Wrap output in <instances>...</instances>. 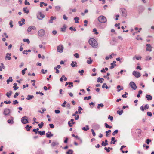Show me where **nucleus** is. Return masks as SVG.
<instances>
[{
    "label": "nucleus",
    "instance_id": "1",
    "mask_svg": "<svg viewBox=\"0 0 154 154\" xmlns=\"http://www.w3.org/2000/svg\"><path fill=\"white\" fill-rule=\"evenodd\" d=\"M88 42L90 45L92 47L97 48L98 46V43L97 41L94 38H91L89 41Z\"/></svg>",
    "mask_w": 154,
    "mask_h": 154
},
{
    "label": "nucleus",
    "instance_id": "2",
    "mask_svg": "<svg viewBox=\"0 0 154 154\" xmlns=\"http://www.w3.org/2000/svg\"><path fill=\"white\" fill-rule=\"evenodd\" d=\"M98 20L99 22L102 23H105L107 21L106 17L103 15L99 16L98 18Z\"/></svg>",
    "mask_w": 154,
    "mask_h": 154
},
{
    "label": "nucleus",
    "instance_id": "3",
    "mask_svg": "<svg viewBox=\"0 0 154 154\" xmlns=\"http://www.w3.org/2000/svg\"><path fill=\"white\" fill-rule=\"evenodd\" d=\"M21 121L23 124H26L29 123L28 120V118L26 116L23 117L21 119Z\"/></svg>",
    "mask_w": 154,
    "mask_h": 154
},
{
    "label": "nucleus",
    "instance_id": "4",
    "mask_svg": "<svg viewBox=\"0 0 154 154\" xmlns=\"http://www.w3.org/2000/svg\"><path fill=\"white\" fill-rule=\"evenodd\" d=\"M122 13V16L126 17L127 16V11L124 8H122L121 9L120 11Z\"/></svg>",
    "mask_w": 154,
    "mask_h": 154
},
{
    "label": "nucleus",
    "instance_id": "5",
    "mask_svg": "<svg viewBox=\"0 0 154 154\" xmlns=\"http://www.w3.org/2000/svg\"><path fill=\"white\" fill-rule=\"evenodd\" d=\"M133 75L136 78H139L141 76L140 74L138 72L134 71L133 72Z\"/></svg>",
    "mask_w": 154,
    "mask_h": 154
},
{
    "label": "nucleus",
    "instance_id": "6",
    "mask_svg": "<svg viewBox=\"0 0 154 154\" xmlns=\"http://www.w3.org/2000/svg\"><path fill=\"white\" fill-rule=\"evenodd\" d=\"M63 45H60L57 47V51L59 52H62L63 51Z\"/></svg>",
    "mask_w": 154,
    "mask_h": 154
},
{
    "label": "nucleus",
    "instance_id": "7",
    "mask_svg": "<svg viewBox=\"0 0 154 154\" xmlns=\"http://www.w3.org/2000/svg\"><path fill=\"white\" fill-rule=\"evenodd\" d=\"M45 34V31L43 29H40L38 31V35L41 37L43 36Z\"/></svg>",
    "mask_w": 154,
    "mask_h": 154
},
{
    "label": "nucleus",
    "instance_id": "8",
    "mask_svg": "<svg viewBox=\"0 0 154 154\" xmlns=\"http://www.w3.org/2000/svg\"><path fill=\"white\" fill-rule=\"evenodd\" d=\"M45 17L44 15L41 12H39L37 15V18L39 20H42Z\"/></svg>",
    "mask_w": 154,
    "mask_h": 154
},
{
    "label": "nucleus",
    "instance_id": "9",
    "mask_svg": "<svg viewBox=\"0 0 154 154\" xmlns=\"http://www.w3.org/2000/svg\"><path fill=\"white\" fill-rule=\"evenodd\" d=\"M10 113V110L9 109L6 108L4 109L3 114L5 115H8Z\"/></svg>",
    "mask_w": 154,
    "mask_h": 154
},
{
    "label": "nucleus",
    "instance_id": "10",
    "mask_svg": "<svg viewBox=\"0 0 154 154\" xmlns=\"http://www.w3.org/2000/svg\"><path fill=\"white\" fill-rule=\"evenodd\" d=\"M130 86L134 90L136 89L137 88V86L135 83L132 82H130Z\"/></svg>",
    "mask_w": 154,
    "mask_h": 154
},
{
    "label": "nucleus",
    "instance_id": "11",
    "mask_svg": "<svg viewBox=\"0 0 154 154\" xmlns=\"http://www.w3.org/2000/svg\"><path fill=\"white\" fill-rule=\"evenodd\" d=\"M116 62L115 61H113V63H111V66L109 67L110 69H112L115 66H116Z\"/></svg>",
    "mask_w": 154,
    "mask_h": 154
},
{
    "label": "nucleus",
    "instance_id": "12",
    "mask_svg": "<svg viewBox=\"0 0 154 154\" xmlns=\"http://www.w3.org/2000/svg\"><path fill=\"white\" fill-rule=\"evenodd\" d=\"M61 67V66L60 65H58L56 67H54V69L56 70V73L57 74L59 73V71L58 70V69H60Z\"/></svg>",
    "mask_w": 154,
    "mask_h": 154
},
{
    "label": "nucleus",
    "instance_id": "13",
    "mask_svg": "<svg viewBox=\"0 0 154 154\" xmlns=\"http://www.w3.org/2000/svg\"><path fill=\"white\" fill-rule=\"evenodd\" d=\"M146 46L147 47L146 50L147 51H151V45L150 44H147L146 45Z\"/></svg>",
    "mask_w": 154,
    "mask_h": 154
},
{
    "label": "nucleus",
    "instance_id": "14",
    "mask_svg": "<svg viewBox=\"0 0 154 154\" xmlns=\"http://www.w3.org/2000/svg\"><path fill=\"white\" fill-rule=\"evenodd\" d=\"M35 27L34 26H31L28 28L27 29V31L28 32H29L31 31L32 30L35 29Z\"/></svg>",
    "mask_w": 154,
    "mask_h": 154
},
{
    "label": "nucleus",
    "instance_id": "15",
    "mask_svg": "<svg viewBox=\"0 0 154 154\" xmlns=\"http://www.w3.org/2000/svg\"><path fill=\"white\" fill-rule=\"evenodd\" d=\"M46 137L48 138H50L53 136V134H51V132H48L46 133Z\"/></svg>",
    "mask_w": 154,
    "mask_h": 154
},
{
    "label": "nucleus",
    "instance_id": "16",
    "mask_svg": "<svg viewBox=\"0 0 154 154\" xmlns=\"http://www.w3.org/2000/svg\"><path fill=\"white\" fill-rule=\"evenodd\" d=\"M11 55V54L7 53L6 54V56L5 57V59H6V58H7V59L8 60H10L11 59V57H10Z\"/></svg>",
    "mask_w": 154,
    "mask_h": 154
},
{
    "label": "nucleus",
    "instance_id": "17",
    "mask_svg": "<svg viewBox=\"0 0 154 154\" xmlns=\"http://www.w3.org/2000/svg\"><path fill=\"white\" fill-rule=\"evenodd\" d=\"M25 20L23 18H22L21 21H19V23L20 26H22L24 24Z\"/></svg>",
    "mask_w": 154,
    "mask_h": 154
},
{
    "label": "nucleus",
    "instance_id": "18",
    "mask_svg": "<svg viewBox=\"0 0 154 154\" xmlns=\"http://www.w3.org/2000/svg\"><path fill=\"white\" fill-rule=\"evenodd\" d=\"M146 97L147 99L148 100H150L152 99V97L150 95H147L146 96Z\"/></svg>",
    "mask_w": 154,
    "mask_h": 154
},
{
    "label": "nucleus",
    "instance_id": "19",
    "mask_svg": "<svg viewBox=\"0 0 154 154\" xmlns=\"http://www.w3.org/2000/svg\"><path fill=\"white\" fill-rule=\"evenodd\" d=\"M82 110V109L81 108V107L80 106H79L78 107V111H76L75 112V114H77L78 113H79V114H81V111H79V110Z\"/></svg>",
    "mask_w": 154,
    "mask_h": 154
},
{
    "label": "nucleus",
    "instance_id": "20",
    "mask_svg": "<svg viewBox=\"0 0 154 154\" xmlns=\"http://www.w3.org/2000/svg\"><path fill=\"white\" fill-rule=\"evenodd\" d=\"M56 19V17H54L53 16L51 17L50 20L49 22V23H53V20H54Z\"/></svg>",
    "mask_w": 154,
    "mask_h": 154
},
{
    "label": "nucleus",
    "instance_id": "21",
    "mask_svg": "<svg viewBox=\"0 0 154 154\" xmlns=\"http://www.w3.org/2000/svg\"><path fill=\"white\" fill-rule=\"evenodd\" d=\"M77 64V63L76 62L72 61L71 64V65L72 67H75V66H77L76 65Z\"/></svg>",
    "mask_w": 154,
    "mask_h": 154
},
{
    "label": "nucleus",
    "instance_id": "22",
    "mask_svg": "<svg viewBox=\"0 0 154 154\" xmlns=\"http://www.w3.org/2000/svg\"><path fill=\"white\" fill-rule=\"evenodd\" d=\"M112 141H113V142H111L110 143L111 144H114L117 141L116 140H115V138L114 137H112L111 138Z\"/></svg>",
    "mask_w": 154,
    "mask_h": 154
},
{
    "label": "nucleus",
    "instance_id": "23",
    "mask_svg": "<svg viewBox=\"0 0 154 154\" xmlns=\"http://www.w3.org/2000/svg\"><path fill=\"white\" fill-rule=\"evenodd\" d=\"M74 20L75 21V23H79V18L78 17H75L74 18Z\"/></svg>",
    "mask_w": 154,
    "mask_h": 154
},
{
    "label": "nucleus",
    "instance_id": "24",
    "mask_svg": "<svg viewBox=\"0 0 154 154\" xmlns=\"http://www.w3.org/2000/svg\"><path fill=\"white\" fill-rule=\"evenodd\" d=\"M89 127L88 126L86 125V127H84L82 128V129L83 130H84L85 131H87V130H89Z\"/></svg>",
    "mask_w": 154,
    "mask_h": 154
},
{
    "label": "nucleus",
    "instance_id": "25",
    "mask_svg": "<svg viewBox=\"0 0 154 154\" xmlns=\"http://www.w3.org/2000/svg\"><path fill=\"white\" fill-rule=\"evenodd\" d=\"M117 88L118 89L117 90V91L118 92H119L121 91V90H122L123 89V87L121 88V86L119 85H118L117 86Z\"/></svg>",
    "mask_w": 154,
    "mask_h": 154
},
{
    "label": "nucleus",
    "instance_id": "26",
    "mask_svg": "<svg viewBox=\"0 0 154 154\" xmlns=\"http://www.w3.org/2000/svg\"><path fill=\"white\" fill-rule=\"evenodd\" d=\"M11 119H9L8 120V122L9 123L13 124L14 123L13 119L14 118L12 117H11Z\"/></svg>",
    "mask_w": 154,
    "mask_h": 154
},
{
    "label": "nucleus",
    "instance_id": "27",
    "mask_svg": "<svg viewBox=\"0 0 154 154\" xmlns=\"http://www.w3.org/2000/svg\"><path fill=\"white\" fill-rule=\"evenodd\" d=\"M12 91H10L9 92H7L6 94V95L9 97L11 95Z\"/></svg>",
    "mask_w": 154,
    "mask_h": 154
},
{
    "label": "nucleus",
    "instance_id": "28",
    "mask_svg": "<svg viewBox=\"0 0 154 154\" xmlns=\"http://www.w3.org/2000/svg\"><path fill=\"white\" fill-rule=\"evenodd\" d=\"M26 128L28 131L30 130V128H32L31 126H29V125H27L25 127Z\"/></svg>",
    "mask_w": 154,
    "mask_h": 154
},
{
    "label": "nucleus",
    "instance_id": "29",
    "mask_svg": "<svg viewBox=\"0 0 154 154\" xmlns=\"http://www.w3.org/2000/svg\"><path fill=\"white\" fill-rule=\"evenodd\" d=\"M23 10L25 13H28L29 12V11L26 7L23 8Z\"/></svg>",
    "mask_w": 154,
    "mask_h": 154
},
{
    "label": "nucleus",
    "instance_id": "30",
    "mask_svg": "<svg viewBox=\"0 0 154 154\" xmlns=\"http://www.w3.org/2000/svg\"><path fill=\"white\" fill-rule=\"evenodd\" d=\"M34 97V96L33 95H29L27 96V97L26 98V99L28 100H30L31 99H32Z\"/></svg>",
    "mask_w": 154,
    "mask_h": 154
},
{
    "label": "nucleus",
    "instance_id": "31",
    "mask_svg": "<svg viewBox=\"0 0 154 154\" xmlns=\"http://www.w3.org/2000/svg\"><path fill=\"white\" fill-rule=\"evenodd\" d=\"M14 85L13 88H14V89L15 90H16L18 89V87L17 86V84L16 83H14Z\"/></svg>",
    "mask_w": 154,
    "mask_h": 154
},
{
    "label": "nucleus",
    "instance_id": "32",
    "mask_svg": "<svg viewBox=\"0 0 154 154\" xmlns=\"http://www.w3.org/2000/svg\"><path fill=\"white\" fill-rule=\"evenodd\" d=\"M38 133L41 136L45 134V131H39L38 132Z\"/></svg>",
    "mask_w": 154,
    "mask_h": 154
},
{
    "label": "nucleus",
    "instance_id": "33",
    "mask_svg": "<svg viewBox=\"0 0 154 154\" xmlns=\"http://www.w3.org/2000/svg\"><path fill=\"white\" fill-rule=\"evenodd\" d=\"M13 81V80L12 79V78L11 77H10L7 80V82L8 84L9 83V82H12Z\"/></svg>",
    "mask_w": 154,
    "mask_h": 154
},
{
    "label": "nucleus",
    "instance_id": "34",
    "mask_svg": "<svg viewBox=\"0 0 154 154\" xmlns=\"http://www.w3.org/2000/svg\"><path fill=\"white\" fill-rule=\"evenodd\" d=\"M72 116H75V119L76 120H77L79 118V116L78 115H77L76 114H73Z\"/></svg>",
    "mask_w": 154,
    "mask_h": 154
},
{
    "label": "nucleus",
    "instance_id": "35",
    "mask_svg": "<svg viewBox=\"0 0 154 154\" xmlns=\"http://www.w3.org/2000/svg\"><path fill=\"white\" fill-rule=\"evenodd\" d=\"M89 59L90 60H88L87 61V63H88V64H91L92 63V61L91 60V57L89 58Z\"/></svg>",
    "mask_w": 154,
    "mask_h": 154
},
{
    "label": "nucleus",
    "instance_id": "36",
    "mask_svg": "<svg viewBox=\"0 0 154 154\" xmlns=\"http://www.w3.org/2000/svg\"><path fill=\"white\" fill-rule=\"evenodd\" d=\"M105 126V127L106 128H112V126H111L109 125L107 123H105L104 124Z\"/></svg>",
    "mask_w": 154,
    "mask_h": 154
},
{
    "label": "nucleus",
    "instance_id": "37",
    "mask_svg": "<svg viewBox=\"0 0 154 154\" xmlns=\"http://www.w3.org/2000/svg\"><path fill=\"white\" fill-rule=\"evenodd\" d=\"M73 151L71 149L69 150L68 151L66 152L67 154H72Z\"/></svg>",
    "mask_w": 154,
    "mask_h": 154
},
{
    "label": "nucleus",
    "instance_id": "38",
    "mask_svg": "<svg viewBox=\"0 0 154 154\" xmlns=\"http://www.w3.org/2000/svg\"><path fill=\"white\" fill-rule=\"evenodd\" d=\"M68 84H69V85H71V86L72 87L73 86L72 82H69L68 83L66 82L65 84V86H66Z\"/></svg>",
    "mask_w": 154,
    "mask_h": 154
},
{
    "label": "nucleus",
    "instance_id": "39",
    "mask_svg": "<svg viewBox=\"0 0 154 154\" xmlns=\"http://www.w3.org/2000/svg\"><path fill=\"white\" fill-rule=\"evenodd\" d=\"M31 50H30V49H29L28 50H26V51L25 50H24V51H23V54H27V53H25V52H31Z\"/></svg>",
    "mask_w": 154,
    "mask_h": 154
},
{
    "label": "nucleus",
    "instance_id": "40",
    "mask_svg": "<svg viewBox=\"0 0 154 154\" xmlns=\"http://www.w3.org/2000/svg\"><path fill=\"white\" fill-rule=\"evenodd\" d=\"M38 125L39 126V128H41L44 125V123L43 122H41L40 124H39Z\"/></svg>",
    "mask_w": 154,
    "mask_h": 154
},
{
    "label": "nucleus",
    "instance_id": "41",
    "mask_svg": "<svg viewBox=\"0 0 154 154\" xmlns=\"http://www.w3.org/2000/svg\"><path fill=\"white\" fill-rule=\"evenodd\" d=\"M91 96H89L88 97H84V99L87 100H89V99H91Z\"/></svg>",
    "mask_w": 154,
    "mask_h": 154
},
{
    "label": "nucleus",
    "instance_id": "42",
    "mask_svg": "<svg viewBox=\"0 0 154 154\" xmlns=\"http://www.w3.org/2000/svg\"><path fill=\"white\" fill-rule=\"evenodd\" d=\"M101 107L102 108H103L104 106V105L103 103H101L100 104H98L97 106V108L99 109L100 108V107Z\"/></svg>",
    "mask_w": 154,
    "mask_h": 154
},
{
    "label": "nucleus",
    "instance_id": "43",
    "mask_svg": "<svg viewBox=\"0 0 154 154\" xmlns=\"http://www.w3.org/2000/svg\"><path fill=\"white\" fill-rule=\"evenodd\" d=\"M93 32L96 35H97L98 34V32L97 31V30L96 28H94L93 29Z\"/></svg>",
    "mask_w": 154,
    "mask_h": 154
},
{
    "label": "nucleus",
    "instance_id": "44",
    "mask_svg": "<svg viewBox=\"0 0 154 154\" xmlns=\"http://www.w3.org/2000/svg\"><path fill=\"white\" fill-rule=\"evenodd\" d=\"M112 148H110V147H108V148H107L106 147H105L104 149L105 150H106V151L107 152H109L110 151V149H111V150L112 149Z\"/></svg>",
    "mask_w": 154,
    "mask_h": 154
},
{
    "label": "nucleus",
    "instance_id": "45",
    "mask_svg": "<svg viewBox=\"0 0 154 154\" xmlns=\"http://www.w3.org/2000/svg\"><path fill=\"white\" fill-rule=\"evenodd\" d=\"M66 27L64 25L63 27L61 28V31L62 32H65L66 30Z\"/></svg>",
    "mask_w": 154,
    "mask_h": 154
},
{
    "label": "nucleus",
    "instance_id": "46",
    "mask_svg": "<svg viewBox=\"0 0 154 154\" xmlns=\"http://www.w3.org/2000/svg\"><path fill=\"white\" fill-rule=\"evenodd\" d=\"M24 42H26L28 44H29L30 42L28 39H24L23 40Z\"/></svg>",
    "mask_w": 154,
    "mask_h": 154
},
{
    "label": "nucleus",
    "instance_id": "47",
    "mask_svg": "<svg viewBox=\"0 0 154 154\" xmlns=\"http://www.w3.org/2000/svg\"><path fill=\"white\" fill-rule=\"evenodd\" d=\"M84 70H80V71L79 70L78 72L79 73H80V75H83V73H84Z\"/></svg>",
    "mask_w": 154,
    "mask_h": 154
},
{
    "label": "nucleus",
    "instance_id": "48",
    "mask_svg": "<svg viewBox=\"0 0 154 154\" xmlns=\"http://www.w3.org/2000/svg\"><path fill=\"white\" fill-rule=\"evenodd\" d=\"M123 112V111L122 110L120 111L119 110H118L117 112V114H119V115H121Z\"/></svg>",
    "mask_w": 154,
    "mask_h": 154
},
{
    "label": "nucleus",
    "instance_id": "49",
    "mask_svg": "<svg viewBox=\"0 0 154 154\" xmlns=\"http://www.w3.org/2000/svg\"><path fill=\"white\" fill-rule=\"evenodd\" d=\"M111 132V130H109L108 131H106V137H107L109 135L108 133H110Z\"/></svg>",
    "mask_w": 154,
    "mask_h": 154
},
{
    "label": "nucleus",
    "instance_id": "50",
    "mask_svg": "<svg viewBox=\"0 0 154 154\" xmlns=\"http://www.w3.org/2000/svg\"><path fill=\"white\" fill-rule=\"evenodd\" d=\"M74 57L76 58H79V54L77 53H76L74 55Z\"/></svg>",
    "mask_w": 154,
    "mask_h": 154
},
{
    "label": "nucleus",
    "instance_id": "51",
    "mask_svg": "<svg viewBox=\"0 0 154 154\" xmlns=\"http://www.w3.org/2000/svg\"><path fill=\"white\" fill-rule=\"evenodd\" d=\"M42 109V111H41L40 110H38V112L40 113H43L46 110V109L45 108H44V109Z\"/></svg>",
    "mask_w": 154,
    "mask_h": 154
},
{
    "label": "nucleus",
    "instance_id": "52",
    "mask_svg": "<svg viewBox=\"0 0 154 154\" xmlns=\"http://www.w3.org/2000/svg\"><path fill=\"white\" fill-rule=\"evenodd\" d=\"M58 143H56L55 142H53L51 144V145L53 146H55L56 145H58Z\"/></svg>",
    "mask_w": 154,
    "mask_h": 154
},
{
    "label": "nucleus",
    "instance_id": "53",
    "mask_svg": "<svg viewBox=\"0 0 154 154\" xmlns=\"http://www.w3.org/2000/svg\"><path fill=\"white\" fill-rule=\"evenodd\" d=\"M67 102L66 101H65L61 105V106L62 107H65V105L66 104Z\"/></svg>",
    "mask_w": 154,
    "mask_h": 154
},
{
    "label": "nucleus",
    "instance_id": "54",
    "mask_svg": "<svg viewBox=\"0 0 154 154\" xmlns=\"http://www.w3.org/2000/svg\"><path fill=\"white\" fill-rule=\"evenodd\" d=\"M97 82H100L101 83H103V81H101V78H100V77H99V78H98Z\"/></svg>",
    "mask_w": 154,
    "mask_h": 154
},
{
    "label": "nucleus",
    "instance_id": "55",
    "mask_svg": "<svg viewBox=\"0 0 154 154\" xmlns=\"http://www.w3.org/2000/svg\"><path fill=\"white\" fill-rule=\"evenodd\" d=\"M151 142V140L149 139H146V143L147 144H149L150 142Z\"/></svg>",
    "mask_w": 154,
    "mask_h": 154
},
{
    "label": "nucleus",
    "instance_id": "56",
    "mask_svg": "<svg viewBox=\"0 0 154 154\" xmlns=\"http://www.w3.org/2000/svg\"><path fill=\"white\" fill-rule=\"evenodd\" d=\"M108 144L107 143H105L104 141H102L101 143L102 146H105Z\"/></svg>",
    "mask_w": 154,
    "mask_h": 154
},
{
    "label": "nucleus",
    "instance_id": "57",
    "mask_svg": "<svg viewBox=\"0 0 154 154\" xmlns=\"http://www.w3.org/2000/svg\"><path fill=\"white\" fill-rule=\"evenodd\" d=\"M106 83H104L103 85H102V88H104L105 87V86L106 85V87H105V88L106 89H107L108 88V86L106 85Z\"/></svg>",
    "mask_w": 154,
    "mask_h": 154
},
{
    "label": "nucleus",
    "instance_id": "58",
    "mask_svg": "<svg viewBox=\"0 0 154 154\" xmlns=\"http://www.w3.org/2000/svg\"><path fill=\"white\" fill-rule=\"evenodd\" d=\"M108 119H110L111 121H112L113 120V117L112 116H111L110 115H109L108 116Z\"/></svg>",
    "mask_w": 154,
    "mask_h": 154
},
{
    "label": "nucleus",
    "instance_id": "59",
    "mask_svg": "<svg viewBox=\"0 0 154 154\" xmlns=\"http://www.w3.org/2000/svg\"><path fill=\"white\" fill-rule=\"evenodd\" d=\"M118 130H115L112 133V135L114 136L116 134H117L118 133Z\"/></svg>",
    "mask_w": 154,
    "mask_h": 154
},
{
    "label": "nucleus",
    "instance_id": "60",
    "mask_svg": "<svg viewBox=\"0 0 154 154\" xmlns=\"http://www.w3.org/2000/svg\"><path fill=\"white\" fill-rule=\"evenodd\" d=\"M36 94H40V95L41 96H42V95H44V94L42 93V92H36Z\"/></svg>",
    "mask_w": 154,
    "mask_h": 154
},
{
    "label": "nucleus",
    "instance_id": "61",
    "mask_svg": "<svg viewBox=\"0 0 154 154\" xmlns=\"http://www.w3.org/2000/svg\"><path fill=\"white\" fill-rule=\"evenodd\" d=\"M84 23H85L84 26H87L88 21L85 20L84 21Z\"/></svg>",
    "mask_w": 154,
    "mask_h": 154
},
{
    "label": "nucleus",
    "instance_id": "62",
    "mask_svg": "<svg viewBox=\"0 0 154 154\" xmlns=\"http://www.w3.org/2000/svg\"><path fill=\"white\" fill-rule=\"evenodd\" d=\"M47 70H46L45 71L43 69H42L41 70V72L43 74H45L47 72Z\"/></svg>",
    "mask_w": 154,
    "mask_h": 154
},
{
    "label": "nucleus",
    "instance_id": "63",
    "mask_svg": "<svg viewBox=\"0 0 154 154\" xmlns=\"http://www.w3.org/2000/svg\"><path fill=\"white\" fill-rule=\"evenodd\" d=\"M68 124L69 126L70 127H72V125L73 124H72V122H71V121H69L68 122Z\"/></svg>",
    "mask_w": 154,
    "mask_h": 154
},
{
    "label": "nucleus",
    "instance_id": "64",
    "mask_svg": "<svg viewBox=\"0 0 154 154\" xmlns=\"http://www.w3.org/2000/svg\"><path fill=\"white\" fill-rule=\"evenodd\" d=\"M147 115L148 116H149L150 117L151 116H152V114L151 112H147Z\"/></svg>",
    "mask_w": 154,
    "mask_h": 154
}]
</instances>
